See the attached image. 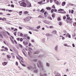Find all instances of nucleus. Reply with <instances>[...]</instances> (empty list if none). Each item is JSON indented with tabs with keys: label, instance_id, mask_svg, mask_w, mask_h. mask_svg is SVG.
Here are the masks:
<instances>
[{
	"label": "nucleus",
	"instance_id": "obj_42",
	"mask_svg": "<svg viewBox=\"0 0 76 76\" xmlns=\"http://www.w3.org/2000/svg\"><path fill=\"white\" fill-rule=\"evenodd\" d=\"M66 16L67 18H69V15L68 14L66 15Z\"/></svg>",
	"mask_w": 76,
	"mask_h": 76
},
{
	"label": "nucleus",
	"instance_id": "obj_21",
	"mask_svg": "<svg viewBox=\"0 0 76 76\" xmlns=\"http://www.w3.org/2000/svg\"><path fill=\"white\" fill-rule=\"evenodd\" d=\"M45 35H46L47 36V37H48V36H50V34H49L47 33V34H46Z\"/></svg>",
	"mask_w": 76,
	"mask_h": 76
},
{
	"label": "nucleus",
	"instance_id": "obj_56",
	"mask_svg": "<svg viewBox=\"0 0 76 76\" xmlns=\"http://www.w3.org/2000/svg\"><path fill=\"white\" fill-rule=\"evenodd\" d=\"M17 59H18L19 60H20V58H19V57H18V56H17Z\"/></svg>",
	"mask_w": 76,
	"mask_h": 76
},
{
	"label": "nucleus",
	"instance_id": "obj_4",
	"mask_svg": "<svg viewBox=\"0 0 76 76\" xmlns=\"http://www.w3.org/2000/svg\"><path fill=\"white\" fill-rule=\"evenodd\" d=\"M58 12H61V13H66V12L64 10V9H60L58 10Z\"/></svg>",
	"mask_w": 76,
	"mask_h": 76
},
{
	"label": "nucleus",
	"instance_id": "obj_38",
	"mask_svg": "<svg viewBox=\"0 0 76 76\" xmlns=\"http://www.w3.org/2000/svg\"><path fill=\"white\" fill-rule=\"evenodd\" d=\"M53 32L54 33V34H56L57 33V31H53Z\"/></svg>",
	"mask_w": 76,
	"mask_h": 76
},
{
	"label": "nucleus",
	"instance_id": "obj_46",
	"mask_svg": "<svg viewBox=\"0 0 76 76\" xmlns=\"http://www.w3.org/2000/svg\"><path fill=\"white\" fill-rule=\"evenodd\" d=\"M20 37H22V36H23V34L22 33H21L20 34Z\"/></svg>",
	"mask_w": 76,
	"mask_h": 76
},
{
	"label": "nucleus",
	"instance_id": "obj_27",
	"mask_svg": "<svg viewBox=\"0 0 76 76\" xmlns=\"http://www.w3.org/2000/svg\"><path fill=\"white\" fill-rule=\"evenodd\" d=\"M73 25L75 26H76V22H74L73 24Z\"/></svg>",
	"mask_w": 76,
	"mask_h": 76
},
{
	"label": "nucleus",
	"instance_id": "obj_15",
	"mask_svg": "<svg viewBox=\"0 0 76 76\" xmlns=\"http://www.w3.org/2000/svg\"><path fill=\"white\" fill-rule=\"evenodd\" d=\"M23 44L25 45H27L28 44V43L27 42H23Z\"/></svg>",
	"mask_w": 76,
	"mask_h": 76
},
{
	"label": "nucleus",
	"instance_id": "obj_3",
	"mask_svg": "<svg viewBox=\"0 0 76 76\" xmlns=\"http://www.w3.org/2000/svg\"><path fill=\"white\" fill-rule=\"evenodd\" d=\"M20 6L24 7H26V3L24 2H22L20 4Z\"/></svg>",
	"mask_w": 76,
	"mask_h": 76
},
{
	"label": "nucleus",
	"instance_id": "obj_20",
	"mask_svg": "<svg viewBox=\"0 0 76 76\" xmlns=\"http://www.w3.org/2000/svg\"><path fill=\"white\" fill-rule=\"evenodd\" d=\"M38 53H39V52L37 51V52H34V54H38Z\"/></svg>",
	"mask_w": 76,
	"mask_h": 76
},
{
	"label": "nucleus",
	"instance_id": "obj_45",
	"mask_svg": "<svg viewBox=\"0 0 76 76\" xmlns=\"http://www.w3.org/2000/svg\"><path fill=\"white\" fill-rule=\"evenodd\" d=\"M20 41H23V39H22V38H20Z\"/></svg>",
	"mask_w": 76,
	"mask_h": 76
},
{
	"label": "nucleus",
	"instance_id": "obj_6",
	"mask_svg": "<svg viewBox=\"0 0 76 76\" xmlns=\"http://www.w3.org/2000/svg\"><path fill=\"white\" fill-rule=\"evenodd\" d=\"M26 6L27 7H31V4L29 2L28 3Z\"/></svg>",
	"mask_w": 76,
	"mask_h": 76
},
{
	"label": "nucleus",
	"instance_id": "obj_53",
	"mask_svg": "<svg viewBox=\"0 0 76 76\" xmlns=\"http://www.w3.org/2000/svg\"><path fill=\"white\" fill-rule=\"evenodd\" d=\"M27 39H30V37H27Z\"/></svg>",
	"mask_w": 76,
	"mask_h": 76
},
{
	"label": "nucleus",
	"instance_id": "obj_54",
	"mask_svg": "<svg viewBox=\"0 0 76 76\" xmlns=\"http://www.w3.org/2000/svg\"><path fill=\"white\" fill-rule=\"evenodd\" d=\"M20 58L21 59V60H23V58H22V57L21 56H20Z\"/></svg>",
	"mask_w": 76,
	"mask_h": 76
},
{
	"label": "nucleus",
	"instance_id": "obj_64",
	"mask_svg": "<svg viewBox=\"0 0 76 76\" xmlns=\"http://www.w3.org/2000/svg\"><path fill=\"white\" fill-rule=\"evenodd\" d=\"M29 33L30 34H32V32L31 31H29Z\"/></svg>",
	"mask_w": 76,
	"mask_h": 76
},
{
	"label": "nucleus",
	"instance_id": "obj_40",
	"mask_svg": "<svg viewBox=\"0 0 76 76\" xmlns=\"http://www.w3.org/2000/svg\"><path fill=\"white\" fill-rule=\"evenodd\" d=\"M14 6L13 4H11V7H14Z\"/></svg>",
	"mask_w": 76,
	"mask_h": 76
},
{
	"label": "nucleus",
	"instance_id": "obj_1",
	"mask_svg": "<svg viewBox=\"0 0 76 76\" xmlns=\"http://www.w3.org/2000/svg\"><path fill=\"white\" fill-rule=\"evenodd\" d=\"M67 20H66V22L67 23H71L72 22V18H70V17L67 18Z\"/></svg>",
	"mask_w": 76,
	"mask_h": 76
},
{
	"label": "nucleus",
	"instance_id": "obj_37",
	"mask_svg": "<svg viewBox=\"0 0 76 76\" xmlns=\"http://www.w3.org/2000/svg\"><path fill=\"white\" fill-rule=\"evenodd\" d=\"M47 74H44L42 75V76L41 75L40 76H47Z\"/></svg>",
	"mask_w": 76,
	"mask_h": 76
},
{
	"label": "nucleus",
	"instance_id": "obj_50",
	"mask_svg": "<svg viewBox=\"0 0 76 76\" xmlns=\"http://www.w3.org/2000/svg\"><path fill=\"white\" fill-rule=\"evenodd\" d=\"M47 65L48 66H50V64H49L47 63Z\"/></svg>",
	"mask_w": 76,
	"mask_h": 76
},
{
	"label": "nucleus",
	"instance_id": "obj_63",
	"mask_svg": "<svg viewBox=\"0 0 76 76\" xmlns=\"http://www.w3.org/2000/svg\"><path fill=\"white\" fill-rule=\"evenodd\" d=\"M50 3H52L53 2V0H50Z\"/></svg>",
	"mask_w": 76,
	"mask_h": 76
},
{
	"label": "nucleus",
	"instance_id": "obj_35",
	"mask_svg": "<svg viewBox=\"0 0 76 76\" xmlns=\"http://www.w3.org/2000/svg\"><path fill=\"white\" fill-rule=\"evenodd\" d=\"M58 47V46H56V47H55V50H57V48Z\"/></svg>",
	"mask_w": 76,
	"mask_h": 76
},
{
	"label": "nucleus",
	"instance_id": "obj_34",
	"mask_svg": "<svg viewBox=\"0 0 76 76\" xmlns=\"http://www.w3.org/2000/svg\"><path fill=\"white\" fill-rule=\"evenodd\" d=\"M66 16H64L63 17V19L64 20V19H66Z\"/></svg>",
	"mask_w": 76,
	"mask_h": 76
},
{
	"label": "nucleus",
	"instance_id": "obj_5",
	"mask_svg": "<svg viewBox=\"0 0 76 76\" xmlns=\"http://www.w3.org/2000/svg\"><path fill=\"white\" fill-rule=\"evenodd\" d=\"M55 2V3L57 4V5H58V6H59V5H60L61 4V3L59 2L58 1L56 0H53Z\"/></svg>",
	"mask_w": 76,
	"mask_h": 76
},
{
	"label": "nucleus",
	"instance_id": "obj_33",
	"mask_svg": "<svg viewBox=\"0 0 76 76\" xmlns=\"http://www.w3.org/2000/svg\"><path fill=\"white\" fill-rule=\"evenodd\" d=\"M39 64L40 65V67H41V66H42V65H41V62L39 61Z\"/></svg>",
	"mask_w": 76,
	"mask_h": 76
},
{
	"label": "nucleus",
	"instance_id": "obj_2",
	"mask_svg": "<svg viewBox=\"0 0 76 76\" xmlns=\"http://www.w3.org/2000/svg\"><path fill=\"white\" fill-rule=\"evenodd\" d=\"M32 19V17L31 16H28L26 17L25 19H24V20L25 22H28L31 19Z\"/></svg>",
	"mask_w": 76,
	"mask_h": 76
},
{
	"label": "nucleus",
	"instance_id": "obj_12",
	"mask_svg": "<svg viewBox=\"0 0 76 76\" xmlns=\"http://www.w3.org/2000/svg\"><path fill=\"white\" fill-rule=\"evenodd\" d=\"M40 12H42L43 13L45 12V10L43 9H42L40 10Z\"/></svg>",
	"mask_w": 76,
	"mask_h": 76
},
{
	"label": "nucleus",
	"instance_id": "obj_44",
	"mask_svg": "<svg viewBox=\"0 0 76 76\" xmlns=\"http://www.w3.org/2000/svg\"><path fill=\"white\" fill-rule=\"evenodd\" d=\"M6 32H7V34L8 35H10V34H9V32H8L7 31H6Z\"/></svg>",
	"mask_w": 76,
	"mask_h": 76
},
{
	"label": "nucleus",
	"instance_id": "obj_41",
	"mask_svg": "<svg viewBox=\"0 0 76 76\" xmlns=\"http://www.w3.org/2000/svg\"><path fill=\"white\" fill-rule=\"evenodd\" d=\"M55 76H61V75H60V74H58L57 75H55Z\"/></svg>",
	"mask_w": 76,
	"mask_h": 76
},
{
	"label": "nucleus",
	"instance_id": "obj_49",
	"mask_svg": "<svg viewBox=\"0 0 76 76\" xmlns=\"http://www.w3.org/2000/svg\"><path fill=\"white\" fill-rule=\"evenodd\" d=\"M19 46L21 47V48H22V45L20 44H19Z\"/></svg>",
	"mask_w": 76,
	"mask_h": 76
},
{
	"label": "nucleus",
	"instance_id": "obj_10",
	"mask_svg": "<svg viewBox=\"0 0 76 76\" xmlns=\"http://www.w3.org/2000/svg\"><path fill=\"white\" fill-rule=\"evenodd\" d=\"M7 58H11V55H7Z\"/></svg>",
	"mask_w": 76,
	"mask_h": 76
},
{
	"label": "nucleus",
	"instance_id": "obj_59",
	"mask_svg": "<svg viewBox=\"0 0 76 76\" xmlns=\"http://www.w3.org/2000/svg\"><path fill=\"white\" fill-rule=\"evenodd\" d=\"M7 15H8V16H10V14H9V13H8V14H6Z\"/></svg>",
	"mask_w": 76,
	"mask_h": 76
},
{
	"label": "nucleus",
	"instance_id": "obj_52",
	"mask_svg": "<svg viewBox=\"0 0 76 76\" xmlns=\"http://www.w3.org/2000/svg\"><path fill=\"white\" fill-rule=\"evenodd\" d=\"M54 11L55 12H57V10L56 9H55L54 10Z\"/></svg>",
	"mask_w": 76,
	"mask_h": 76
},
{
	"label": "nucleus",
	"instance_id": "obj_22",
	"mask_svg": "<svg viewBox=\"0 0 76 76\" xmlns=\"http://www.w3.org/2000/svg\"><path fill=\"white\" fill-rule=\"evenodd\" d=\"M54 10L53 9H52L51 10V12L52 13H53L54 12Z\"/></svg>",
	"mask_w": 76,
	"mask_h": 76
},
{
	"label": "nucleus",
	"instance_id": "obj_8",
	"mask_svg": "<svg viewBox=\"0 0 76 76\" xmlns=\"http://www.w3.org/2000/svg\"><path fill=\"white\" fill-rule=\"evenodd\" d=\"M66 4V2L65 1H64L62 2L61 5L62 6H64Z\"/></svg>",
	"mask_w": 76,
	"mask_h": 76
},
{
	"label": "nucleus",
	"instance_id": "obj_28",
	"mask_svg": "<svg viewBox=\"0 0 76 76\" xmlns=\"http://www.w3.org/2000/svg\"><path fill=\"white\" fill-rule=\"evenodd\" d=\"M41 26H38L37 27V29H39L40 28Z\"/></svg>",
	"mask_w": 76,
	"mask_h": 76
},
{
	"label": "nucleus",
	"instance_id": "obj_17",
	"mask_svg": "<svg viewBox=\"0 0 76 76\" xmlns=\"http://www.w3.org/2000/svg\"><path fill=\"white\" fill-rule=\"evenodd\" d=\"M24 13L25 15H27V14H28V11H25L24 12Z\"/></svg>",
	"mask_w": 76,
	"mask_h": 76
},
{
	"label": "nucleus",
	"instance_id": "obj_7",
	"mask_svg": "<svg viewBox=\"0 0 76 76\" xmlns=\"http://www.w3.org/2000/svg\"><path fill=\"white\" fill-rule=\"evenodd\" d=\"M7 64V62H3L2 63V65H3V66H6V65Z\"/></svg>",
	"mask_w": 76,
	"mask_h": 76
},
{
	"label": "nucleus",
	"instance_id": "obj_39",
	"mask_svg": "<svg viewBox=\"0 0 76 76\" xmlns=\"http://www.w3.org/2000/svg\"><path fill=\"white\" fill-rule=\"evenodd\" d=\"M47 13V12H45L44 13V15H46Z\"/></svg>",
	"mask_w": 76,
	"mask_h": 76
},
{
	"label": "nucleus",
	"instance_id": "obj_14",
	"mask_svg": "<svg viewBox=\"0 0 76 76\" xmlns=\"http://www.w3.org/2000/svg\"><path fill=\"white\" fill-rule=\"evenodd\" d=\"M42 2H43V1H41L38 2L37 3L38 4H41L42 3Z\"/></svg>",
	"mask_w": 76,
	"mask_h": 76
},
{
	"label": "nucleus",
	"instance_id": "obj_29",
	"mask_svg": "<svg viewBox=\"0 0 76 76\" xmlns=\"http://www.w3.org/2000/svg\"><path fill=\"white\" fill-rule=\"evenodd\" d=\"M52 8H53V9H55L56 8V7H55V5H53L52 6Z\"/></svg>",
	"mask_w": 76,
	"mask_h": 76
},
{
	"label": "nucleus",
	"instance_id": "obj_43",
	"mask_svg": "<svg viewBox=\"0 0 76 76\" xmlns=\"http://www.w3.org/2000/svg\"><path fill=\"white\" fill-rule=\"evenodd\" d=\"M5 50H8V49L6 47L5 48Z\"/></svg>",
	"mask_w": 76,
	"mask_h": 76
},
{
	"label": "nucleus",
	"instance_id": "obj_51",
	"mask_svg": "<svg viewBox=\"0 0 76 76\" xmlns=\"http://www.w3.org/2000/svg\"><path fill=\"white\" fill-rule=\"evenodd\" d=\"M18 31V29L17 28H15L14 30V31Z\"/></svg>",
	"mask_w": 76,
	"mask_h": 76
},
{
	"label": "nucleus",
	"instance_id": "obj_47",
	"mask_svg": "<svg viewBox=\"0 0 76 76\" xmlns=\"http://www.w3.org/2000/svg\"><path fill=\"white\" fill-rule=\"evenodd\" d=\"M10 39H11V41L12 42H13V40L11 38H10Z\"/></svg>",
	"mask_w": 76,
	"mask_h": 76
},
{
	"label": "nucleus",
	"instance_id": "obj_57",
	"mask_svg": "<svg viewBox=\"0 0 76 76\" xmlns=\"http://www.w3.org/2000/svg\"><path fill=\"white\" fill-rule=\"evenodd\" d=\"M11 30H14V28L13 27H11Z\"/></svg>",
	"mask_w": 76,
	"mask_h": 76
},
{
	"label": "nucleus",
	"instance_id": "obj_26",
	"mask_svg": "<svg viewBox=\"0 0 76 76\" xmlns=\"http://www.w3.org/2000/svg\"><path fill=\"white\" fill-rule=\"evenodd\" d=\"M19 13L20 14V15H22V11L20 12Z\"/></svg>",
	"mask_w": 76,
	"mask_h": 76
},
{
	"label": "nucleus",
	"instance_id": "obj_11",
	"mask_svg": "<svg viewBox=\"0 0 76 76\" xmlns=\"http://www.w3.org/2000/svg\"><path fill=\"white\" fill-rule=\"evenodd\" d=\"M1 20L3 21H6V18H1Z\"/></svg>",
	"mask_w": 76,
	"mask_h": 76
},
{
	"label": "nucleus",
	"instance_id": "obj_58",
	"mask_svg": "<svg viewBox=\"0 0 76 76\" xmlns=\"http://www.w3.org/2000/svg\"><path fill=\"white\" fill-rule=\"evenodd\" d=\"M72 46L73 47H75V44H72Z\"/></svg>",
	"mask_w": 76,
	"mask_h": 76
},
{
	"label": "nucleus",
	"instance_id": "obj_18",
	"mask_svg": "<svg viewBox=\"0 0 76 76\" xmlns=\"http://www.w3.org/2000/svg\"><path fill=\"white\" fill-rule=\"evenodd\" d=\"M38 18H41V19H42V18H44V17H42V15H40L39 16H38Z\"/></svg>",
	"mask_w": 76,
	"mask_h": 76
},
{
	"label": "nucleus",
	"instance_id": "obj_19",
	"mask_svg": "<svg viewBox=\"0 0 76 76\" xmlns=\"http://www.w3.org/2000/svg\"><path fill=\"white\" fill-rule=\"evenodd\" d=\"M46 9H47V10H51V7H46Z\"/></svg>",
	"mask_w": 76,
	"mask_h": 76
},
{
	"label": "nucleus",
	"instance_id": "obj_60",
	"mask_svg": "<svg viewBox=\"0 0 76 76\" xmlns=\"http://www.w3.org/2000/svg\"><path fill=\"white\" fill-rule=\"evenodd\" d=\"M37 70H36L34 71V72H35V73H37Z\"/></svg>",
	"mask_w": 76,
	"mask_h": 76
},
{
	"label": "nucleus",
	"instance_id": "obj_25",
	"mask_svg": "<svg viewBox=\"0 0 76 76\" xmlns=\"http://www.w3.org/2000/svg\"><path fill=\"white\" fill-rule=\"evenodd\" d=\"M17 33V32H15L14 33V34L15 36L16 35V33Z\"/></svg>",
	"mask_w": 76,
	"mask_h": 76
},
{
	"label": "nucleus",
	"instance_id": "obj_48",
	"mask_svg": "<svg viewBox=\"0 0 76 76\" xmlns=\"http://www.w3.org/2000/svg\"><path fill=\"white\" fill-rule=\"evenodd\" d=\"M16 64L17 66H18V62H16Z\"/></svg>",
	"mask_w": 76,
	"mask_h": 76
},
{
	"label": "nucleus",
	"instance_id": "obj_16",
	"mask_svg": "<svg viewBox=\"0 0 76 76\" xmlns=\"http://www.w3.org/2000/svg\"><path fill=\"white\" fill-rule=\"evenodd\" d=\"M52 16L53 18H55V16H56L55 14H54V13L52 15Z\"/></svg>",
	"mask_w": 76,
	"mask_h": 76
},
{
	"label": "nucleus",
	"instance_id": "obj_62",
	"mask_svg": "<svg viewBox=\"0 0 76 76\" xmlns=\"http://www.w3.org/2000/svg\"><path fill=\"white\" fill-rule=\"evenodd\" d=\"M50 28H53V26H50Z\"/></svg>",
	"mask_w": 76,
	"mask_h": 76
},
{
	"label": "nucleus",
	"instance_id": "obj_32",
	"mask_svg": "<svg viewBox=\"0 0 76 76\" xmlns=\"http://www.w3.org/2000/svg\"><path fill=\"white\" fill-rule=\"evenodd\" d=\"M59 25H60V26L62 25V23H61V22H59Z\"/></svg>",
	"mask_w": 76,
	"mask_h": 76
},
{
	"label": "nucleus",
	"instance_id": "obj_24",
	"mask_svg": "<svg viewBox=\"0 0 76 76\" xmlns=\"http://www.w3.org/2000/svg\"><path fill=\"white\" fill-rule=\"evenodd\" d=\"M58 20H61V18H60V17H59L58 18Z\"/></svg>",
	"mask_w": 76,
	"mask_h": 76
},
{
	"label": "nucleus",
	"instance_id": "obj_9",
	"mask_svg": "<svg viewBox=\"0 0 76 76\" xmlns=\"http://www.w3.org/2000/svg\"><path fill=\"white\" fill-rule=\"evenodd\" d=\"M32 67L31 66H28V67H27V69L28 70H30V69H32Z\"/></svg>",
	"mask_w": 76,
	"mask_h": 76
},
{
	"label": "nucleus",
	"instance_id": "obj_31",
	"mask_svg": "<svg viewBox=\"0 0 76 76\" xmlns=\"http://www.w3.org/2000/svg\"><path fill=\"white\" fill-rule=\"evenodd\" d=\"M71 13H72V14H73V13H74V10H72L71 11Z\"/></svg>",
	"mask_w": 76,
	"mask_h": 76
},
{
	"label": "nucleus",
	"instance_id": "obj_55",
	"mask_svg": "<svg viewBox=\"0 0 76 76\" xmlns=\"http://www.w3.org/2000/svg\"><path fill=\"white\" fill-rule=\"evenodd\" d=\"M1 10H4V11H5V10H6V9H1Z\"/></svg>",
	"mask_w": 76,
	"mask_h": 76
},
{
	"label": "nucleus",
	"instance_id": "obj_13",
	"mask_svg": "<svg viewBox=\"0 0 76 76\" xmlns=\"http://www.w3.org/2000/svg\"><path fill=\"white\" fill-rule=\"evenodd\" d=\"M66 37H68L69 38H71V36H70V35H69V33H68L66 36Z\"/></svg>",
	"mask_w": 76,
	"mask_h": 76
},
{
	"label": "nucleus",
	"instance_id": "obj_36",
	"mask_svg": "<svg viewBox=\"0 0 76 76\" xmlns=\"http://www.w3.org/2000/svg\"><path fill=\"white\" fill-rule=\"evenodd\" d=\"M69 5H70V6H74V4H70Z\"/></svg>",
	"mask_w": 76,
	"mask_h": 76
},
{
	"label": "nucleus",
	"instance_id": "obj_23",
	"mask_svg": "<svg viewBox=\"0 0 76 76\" xmlns=\"http://www.w3.org/2000/svg\"><path fill=\"white\" fill-rule=\"evenodd\" d=\"M0 37H1V38H3V35L1 33H0Z\"/></svg>",
	"mask_w": 76,
	"mask_h": 76
},
{
	"label": "nucleus",
	"instance_id": "obj_30",
	"mask_svg": "<svg viewBox=\"0 0 76 76\" xmlns=\"http://www.w3.org/2000/svg\"><path fill=\"white\" fill-rule=\"evenodd\" d=\"M20 64H22V65L23 66H24V67H26V65L24 64H22L21 63H20Z\"/></svg>",
	"mask_w": 76,
	"mask_h": 76
},
{
	"label": "nucleus",
	"instance_id": "obj_61",
	"mask_svg": "<svg viewBox=\"0 0 76 76\" xmlns=\"http://www.w3.org/2000/svg\"><path fill=\"white\" fill-rule=\"evenodd\" d=\"M17 39L18 41H19V40H20V38H17Z\"/></svg>",
	"mask_w": 76,
	"mask_h": 76
}]
</instances>
